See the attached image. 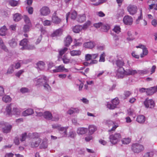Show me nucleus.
Returning <instances> with one entry per match:
<instances>
[{"mask_svg": "<svg viewBox=\"0 0 157 157\" xmlns=\"http://www.w3.org/2000/svg\"><path fill=\"white\" fill-rule=\"evenodd\" d=\"M26 10L30 14H33V8L32 7L28 6L26 7Z\"/></svg>", "mask_w": 157, "mask_h": 157, "instance_id": "54", "label": "nucleus"}, {"mask_svg": "<svg viewBox=\"0 0 157 157\" xmlns=\"http://www.w3.org/2000/svg\"><path fill=\"white\" fill-rule=\"evenodd\" d=\"M36 49L35 46L32 44L27 45L25 49H27L28 50H33Z\"/></svg>", "mask_w": 157, "mask_h": 157, "instance_id": "48", "label": "nucleus"}, {"mask_svg": "<svg viewBox=\"0 0 157 157\" xmlns=\"http://www.w3.org/2000/svg\"><path fill=\"white\" fill-rule=\"evenodd\" d=\"M112 103L116 106L119 103V100L117 98H115L112 100Z\"/></svg>", "mask_w": 157, "mask_h": 157, "instance_id": "46", "label": "nucleus"}, {"mask_svg": "<svg viewBox=\"0 0 157 157\" xmlns=\"http://www.w3.org/2000/svg\"><path fill=\"white\" fill-rule=\"evenodd\" d=\"M82 28V25H75L73 28V31L75 33H78L83 29Z\"/></svg>", "mask_w": 157, "mask_h": 157, "instance_id": "25", "label": "nucleus"}, {"mask_svg": "<svg viewBox=\"0 0 157 157\" xmlns=\"http://www.w3.org/2000/svg\"><path fill=\"white\" fill-rule=\"evenodd\" d=\"M96 130V127L93 125H90L89 126V130L90 133L92 134Z\"/></svg>", "mask_w": 157, "mask_h": 157, "instance_id": "37", "label": "nucleus"}, {"mask_svg": "<svg viewBox=\"0 0 157 157\" xmlns=\"http://www.w3.org/2000/svg\"><path fill=\"white\" fill-rule=\"evenodd\" d=\"M12 126L10 124H8L6 126L2 129V132L6 133H9L12 128Z\"/></svg>", "mask_w": 157, "mask_h": 157, "instance_id": "26", "label": "nucleus"}, {"mask_svg": "<svg viewBox=\"0 0 157 157\" xmlns=\"http://www.w3.org/2000/svg\"><path fill=\"white\" fill-rule=\"evenodd\" d=\"M142 10H141L140 12V15L138 17V19L136 20V24H138L139 23V21L141 19H142Z\"/></svg>", "mask_w": 157, "mask_h": 157, "instance_id": "60", "label": "nucleus"}, {"mask_svg": "<svg viewBox=\"0 0 157 157\" xmlns=\"http://www.w3.org/2000/svg\"><path fill=\"white\" fill-rule=\"evenodd\" d=\"M34 113L33 110L31 109H28L23 111L22 113L23 116H26L31 115Z\"/></svg>", "mask_w": 157, "mask_h": 157, "instance_id": "19", "label": "nucleus"}, {"mask_svg": "<svg viewBox=\"0 0 157 157\" xmlns=\"http://www.w3.org/2000/svg\"><path fill=\"white\" fill-rule=\"evenodd\" d=\"M72 42V39L70 36H68L64 40V45L65 46L68 47Z\"/></svg>", "mask_w": 157, "mask_h": 157, "instance_id": "20", "label": "nucleus"}, {"mask_svg": "<svg viewBox=\"0 0 157 157\" xmlns=\"http://www.w3.org/2000/svg\"><path fill=\"white\" fill-rule=\"evenodd\" d=\"M11 106V104L9 105L6 106V115L10 116H12V110H11L12 107Z\"/></svg>", "mask_w": 157, "mask_h": 157, "instance_id": "29", "label": "nucleus"}, {"mask_svg": "<svg viewBox=\"0 0 157 157\" xmlns=\"http://www.w3.org/2000/svg\"><path fill=\"white\" fill-rule=\"evenodd\" d=\"M41 142V139L40 138L33 139L30 142V146L32 147H38Z\"/></svg>", "mask_w": 157, "mask_h": 157, "instance_id": "8", "label": "nucleus"}, {"mask_svg": "<svg viewBox=\"0 0 157 157\" xmlns=\"http://www.w3.org/2000/svg\"><path fill=\"white\" fill-rule=\"evenodd\" d=\"M139 72L140 74H147L149 73V71L148 70H140L139 71Z\"/></svg>", "mask_w": 157, "mask_h": 157, "instance_id": "56", "label": "nucleus"}, {"mask_svg": "<svg viewBox=\"0 0 157 157\" xmlns=\"http://www.w3.org/2000/svg\"><path fill=\"white\" fill-rule=\"evenodd\" d=\"M9 4L12 6H17L18 4L17 1L13 0H11L9 2Z\"/></svg>", "mask_w": 157, "mask_h": 157, "instance_id": "47", "label": "nucleus"}, {"mask_svg": "<svg viewBox=\"0 0 157 157\" xmlns=\"http://www.w3.org/2000/svg\"><path fill=\"white\" fill-rule=\"evenodd\" d=\"M144 104L147 108H154L155 105L154 101L152 99H148V98L146 99V100L144 102Z\"/></svg>", "mask_w": 157, "mask_h": 157, "instance_id": "6", "label": "nucleus"}, {"mask_svg": "<svg viewBox=\"0 0 157 157\" xmlns=\"http://www.w3.org/2000/svg\"><path fill=\"white\" fill-rule=\"evenodd\" d=\"M44 117L48 120H51L52 118V114L49 111H46L44 112Z\"/></svg>", "mask_w": 157, "mask_h": 157, "instance_id": "24", "label": "nucleus"}, {"mask_svg": "<svg viewBox=\"0 0 157 157\" xmlns=\"http://www.w3.org/2000/svg\"><path fill=\"white\" fill-rule=\"evenodd\" d=\"M71 55L72 56H78L81 54V52L80 50H73L71 51L70 52Z\"/></svg>", "mask_w": 157, "mask_h": 157, "instance_id": "31", "label": "nucleus"}, {"mask_svg": "<svg viewBox=\"0 0 157 157\" xmlns=\"http://www.w3.org/2000/svg\"><path fill=\"white\" fill-rule=\"evenodd\" d=\"M91 23L90 21H87L86 22L83 24V26H82V27L83 28V29L84 30H86L89 26L91 25Z\"/></svg>", "mask_w": 157, "mask_h": 157, "instance_id": "39", "label": "nucleus"}, {"mask_svg": "<svg viewBox=\"0 0 157 157\" xmlns=\"http://www.w3.org/2000/svg\"><path fill=\"white\" fill-rule=\"evenodd\" d=\"M8 29L5 25H4L0 29V35L2 36H5L7 34Z\"/></svg>", "mask_w": 157, "mask_h": 157, "instance_id": "27", "label": "nucleus"}, {"mask_svg": "<svg viewBox=\"0 0 157 157\" xmlns=\"http://www.w3.org/2000/svg\"><path fill=\"white\" fill-rule=\"evenodd\" d=\"M27 136V133L26 132H25L23 134H22L21 135V138L20 139V140L21 141H24Z\"/></svg>", "mask_w": 157, "mask_h": 157, "instance_id": "62", "label": "nucleus"}, {"mask_svg": "<svg viewBox=\"0 0 157 157\" xmlns=\"http://www.w3.org/2000/svg\"><path fill=\"white\" fill-rule=\"evenodd\" d=\"M110 28V27L108 25H102L101 29L102 31L106 32H107Z\"/></svg>", "mask_w": 157, "mask_h": 157, "instance_id": "43", "label": "nucleus"}, {"mask_svg": "<svg viewBox=\"0 0 157 157\" xmlns=\"http://www.w3.org/2000/svg\"><path fill=\"white\" fill-rule=\"evenodd\" d=\"M24 20L25 23L28 24H31L29 18L26 15H24Z\"/></svg>", "mask_w": 157, "mask_h": 157, "instance_id": "44", "label": "nucleus"}, {"mask_svg": "<svg viewBox=\"0 0 157 157\" xmlns=\"http://www.w3.org/2000/svg\"><path fill=\"white\" fill-rule=\"evenodd\" d=\"M44 64L43 62L40 61L36 63V67L41 70L44 68Z\"/></svg>", "mask_w": 157, "mask_h": 157, "instance_id": "30", "label": "nucleus"}, {"mask_svg": "<svg viewBox=\"0 0 157 157\" xmlns=\"http://www.w3.org/2000/svg\"><path fill=\"white\" fill-rule=\"evenodd\" d=\"M112 62L113 64L115 63L117 67L119 68V69L117 70V71L118 70H119V71H121L120 70H122V68H124L122 67L124 65V60L121 58H119L115 61H113ZM117 73L118 72H117Z\"/></svg>", "mask_w": 157, "mask_h": 157, "instance_id": "5", "label": "nucleus"}, {"mask_svg": "<svg viewBox=\"0 0 157 157\" xmlns=\"http://www.w3.org/2000/svg\"><path fill=\"white\" fill-rule=\"evenodd\" d=\"M148 53V51L147 48L145 47L143 49V53L140 55V57H143L144 56L147 55Z\"/></svg>", "mask_w": 157, "mask_h": 157, "instance_id": "41", "label": "nucleus"}, {"mask_svg": "<svg viewBox=\"0 0 157 157\" xmlns=\"http://www.w3.org/2000/svg\"><path fill=\"white\" fill-rule=\"evenodd\" d=\"M113 30L116 33H118L121 32V28L119 26H116L114 27Z\"/></svg>", "mask_w": 157, "mask_h": 157, "instance_id": "52", "label": "nucleus"}, {"mask_svg": "<svg viewBox=\"0 0 157 157\" xmlns=\"http://www.w3.org/2000/svg\"><path fill=\"white\" fill-rule=\"evenodd\" d=\"M56 69L53 70V73H56L63 72L64 69V67L63 65H62L58 66L55 67Z\"/></svg>", "mask_w": 157, "mask_h": 157, "instance_id": "22", "label": "nucleus"}, {"mask_svg": "<svg viewBox=\"0 0 157 157\" xmlns=\"http://www.w3.org/2000/svg\"><path fill=\"white\" fill-rule=\"evenodd\" d=\"M8 124L6 122L2 121L0 122V129H2L7 125Z\"/></svg>", "mask_w": 157, "mask_h": 157, "instance_id": "53", "label": "nucleus"}, {"mask_svg": "<svg viewBox=\"0 0 157 157\" xmlns=\"http://www.w3.org/2000/svg\"><path fill=\"white\" fill-rule=\"evenodd\" d=\"M48 144L46 141H43L41 144L40 148H46L47 147Z\"/></svg>", "mask_w": 157, "mask_h": 157, "instance_id": "42", "label": "nucleus"}, {"mask_svg": "<svg viewBox=\"0 0 157 157\" xmlns=\"http://www.w3.org/2000/svg\"><path fill=\"white\" fill-rule=\"evenodd\" d=\"M8 44L10 47L13 48H15L17 44L16 39L14 38L9 40L8 41Z\"/></svg>", "mask_w": 157, "mask_h": 157, "instance_id": "16", "label": "nucleus"}, {"mask_svg": "<svg viewBox=\"0 0 157 157\" xmlns=\"http://www.w3.org/2000/svg\"><path fill=\"white\" fill-rule=\"evenodd\" d=\"M62 59L63 63L65 64H67L70 62V59H68L65 56H64L63 57Z\"/></svg>", "mask_w": 157, "mask_h": 157, "instance_id": "50", "label": "nucleus"}, {"mask_svg": "<svg viewBox=\"0 0 157 157\" xmlns=\"http://www.w3.org/2000/svg\"><path fill=\"white\" fill-rule=\"evenodd\" d=\"M155 88V86L149 88H147L146 91L147 95H151L156 92V89Z\"/></svg>", "mask_w": 157, "mask_h": 157, "instance_id": "13", "label": "nucleus"}, {"mask_svg": "<svg viewBox=\"0 0 157 157\" xmlns=\"http://www.w3.org/2000/svg\"><path fill=\"white\" fill-rule=\"evenodd\" d=\"M86 16L84 14L82 15H78L77 18V21L80 23H82L85 21L86 20Z\"/></svg>", "mask_w": 157, "mask_h": 157, "instance_id": "28", "label": "nucleus"}, {"mask_svg": "<svg viewBox=\"0 0 157 157\" xmlns=\"http://www.w3.org/2000/svg\"><path fill=\"white\" fill-rule=\"evenodd\" d=\"M153 155L152 152H147L144 154V157H152Z\"/></svg>", "mask_w": 157, "mask_h": 157, "instance_id": "55", "label": "nucleus"}, {"mask_svg": "<svg viewBox=\"0 0 157 157\" xmlns=\"http://www.w3.org/2000/svg\"><path fill=\"white\" fill-rule=\"evenodd\" d=\"M28 40L27 39L24 38L21 40L20 43V45L22 46V47L21 48V50L25 49L28 44Z\"/></svg>", "mask_w": 157, "mask_h": 157, "instance_id": "14", "label": "nucleus"}, {"mask_svg": "<svg viewBox=\"0 0 157 157\" xmlns=\"http://www.w3.org/2000/svg\"><path fill=\"white\" fill-rule=\"evenodd\" d=\"M52 21L53 23L56 24H59L61 21V19L57 15L56 11H55L52 15Z\"/></svg>", "mask_w": 157, "mask_h": 157, "instance_id": "10", "label": "nucleus"}, {"mask_svg": "<svg viewBox=\"0 0 157 157\" xmlns=\"http://www.w3.org/2000/svg\"><path fill=\"white\" fill-rule=\"evenodd\" d=\"M121 141L123 144H127L130 142L131 140L129 138H124Z\"/></svg>", "mask_w": 157, "mask_h": 157, "instance_id": "45", "label": "nucleus"}, {"mask_svg": "<svg viewBox=\"0 0 157 157\" xmlns=\"http://www.w3.org/2000/svg\"><path fill=\"white\" fill-rule=\"evenodd\" d=\"M105 53L103 52L102 54L100 56L99 61L100 62H104L105 60Z\"/></svg>", "mask_w": 157, "mask_h": 157, "instance_id": "58", "label": "nucleus"}, {"mask_svg": "<svg viewBox=\"0 0 157 157\" xmlns=\"http://www.w3.org/2000/svg\"><path fill=\"white\" fill-rule=\"evenodd\" d=\"M82 40V38H80L78 40L75 39L74 41V45L73 46H81L82 44V42L81 41Z\"/></svg>", "mask_w": 157, "mask_h": 157, "instance_id": "34", "label": "nucleus"}, {"mask_svg": "<svg viewBox=\"0 0 157 157\" xmlns=\"http://www.w3.org/2000/svg\"><path fill=\"white\" fill-rule=\"evenodd\" d=\"M83 45L86 48L92 49L95 46V44L93 42L90 41L84 43Z\"/></svg>", "mask_w": 157, "mask_h": 157, "instance_id": "23", "label": "nucleus"}, {"mask_svg": "<svg viewBox=\"0 0 157 157\" xmlns=\"http://www.w3.org/2000/svg\"><path fill=\"white\" fill-rule=\"evenodd\" d=\"M127 10L131 15H133L136 13L137 8L135 5H129L127 7Z\"/></svg>", "mask_w": 157, "mask_h": 157, "instance_id": "9", "label": "nucleus"}, {"mask_svg": "<svg viewBox=\"0 0 157 157\" xmlns=\"http://www.w3.org/2000/svg\"><path fill=\"white\" fill-rule=\"evenodd\" d=\"M132 94V93L129 91H125L124 92V95L127 98L129 97Z\"/></svg>", "mask_w": 157, "mask_h": 157, "instance_id": "64", "label": "nucleus"}, {"mask_svg": "<svg viewBox=\"0 0 157 157\" xmlns=\"http://www.w3.org/2000/svg\"><path fill=\"white\" fill-rule=\"evenodd\" d=\"M144 149V146L140 144H133L132 146V150L134 153H138L143 151Z\"/></svg>", "mask_w": 157, "mask_h": 157, "instance_id": "4", "label": "nucleus"}, {"mask_svg": "<svg viewBox=\"0 0 157 157\" xmlns=\"http://www.w3.org/2000/svg\"><path fill=\"white\" fill-rule=\"evenodd\" d=\"M68 127H62L58 128L59 133L60 134V137L66 136H67V129Z\"/></svg>", "mask_w": 157, "mask_h": 157, "instance_id": "11", "label": "nucleus"}, {"mask_svg": "<svg viewBox=\"0 0 157 157\" xmlns=\"http://www.w3.org/2000/svg\"><path fill=\"white\" fill-rule=\"evenodd\" d=\"M102 24L101 22H98V23L94 24V26L96 28H98L101 26V27Z\"/></svg>", "mask_w": 157, "mask_h": 157, "instance_id": "63", "label": "nucleus"}, {"mask_svg": "<svg viewBox=\"0 0 157 157\" xmlns=\"http://www.w3.org/2000/svg\"><path fill=\"white\" fill-rule=\"evenodd\" d=\"M40 12L41 14L46 16L50 13V11L48 7L44 6L40 9Z\"/></svg>", "mask_w": 157, "mask_h": 157, "instance_id": "12", "label": "nucleus"}, {"mask_svg": "<svg viewBox=\"0 0 157 157\" xmlns=\"http://www.w3.org/2000/svg\"><path fill=\"white\" fill-rule=\"evenodd\" d=\"M13 19L15 21H18L21 19V15L20 14L16 13L14 15Z\"/></svg>", "mask_w": 157, "mask_h": 157, "instance_id": "32", "label": "nucleus"}, {"mask_svg": "<svg viewBox=\"0 0 157 157\" xmlns=\"http://www.w3.org/2000/svg\"><path fill=\"white\" fill-rule=\"evenodd\" d=\"M13 65H11L8 69L7 73L9 74H11L13 73L14 71L13 68Z\"/></svg>", "mask_w": 157, "mask_h": 157, "instance_id": "51", "label": "nucleus"}, {"mask_svg": "<svg viewBox=\"0 0 157 157\" xmlns=\"http://www.w3.org/2000/svg\"><path fill=\"white\" fill-rule=\"evenodd\" d=\"M63 32V29L61 28H59L54 31L52 36V37L60 36L62 34Z\"/></svg>", "mask_w": 157, "mask_h": 157, "instance_id": "15", "label": "nucleus"}, {"mask_svg": "<svg viewBox=\"0 0 157 157\" xmlns=\"http://www.w3.org/2000/svg\"><path fill=\"white\" fill-rule=\"evenodd\" d=\"M88 130V129L86 128H79L78 129L77 132L78 134L82 135L86 133Z\"/></svg>", "mask_w": 157, "mask_h": 157, "instance_id": "21", "label": "nucleus"}, {"mask_svg": "<svg viewBox=\"0 0 157 157\" xmlns=\"http://www.w3.org/2000/svg\"><path fill=\"white\" fill-rule=\"evenodd\" d=\"M2 100L3 101L7 103L10 102L11 101V98L9 96L5 95L2 97Z\"/></svg>", "mask_w": 157, "mask_h": 157, "instance_id": "36", "label": "nucleus"}, {"mask_svg": "<svg viewBox=\"0 0 157 157\" xmlns=\"http://www.w3.org/2000/svg\"><path fill=\"white\" fill-rule=\"evenodd\" d=\"M22 61L21 60L19 62L16 63L14 66L15 68L16 69H18L19 68L21 67V64L22 63Z\"/></svg>", "mask_w": 157, "mask_h": 157, "instance_id": "57", "label": "nucleus"}, {"mask_svg": "<svg viewBox=\"0 0 157 157\" xmlns=\"http://www.w3.org/2000/svg\"><path fill=\"white\" fill-rule=\"evenodd\" d=\"M107 107L110 109H114L116 107V106L113 104H108L107 105Z\"/></svg>", "mask_w": 157, "mask_h": 157, "instance_id": "59", "label": "nucleus"}, {"mask_svg": "<svg viewBox=\"0 0 157 157\" xmlns=\"http://www.w3.org/2000/svg\"><path fill=\"white\" fill-rule=\"evenodd\" d=\"M68 14L71 19L73 20L75 19L77 16V13L75 11H74L71 13H69Z\"/></svg>", "mask_w": 157, "mask_h": 157, "instance_id": "38", "label": "nucleus"}, {"mask_svg": "<svg viewBox=\"0 0 157 157\" xmlns=\"http://www.w3.org/2000/svg\"><path fill=\"white\" fill-rule=\"evenodd\" d=\"M21 111L18 108H14L12 111V115H19L21 114Z\"/></svg>", "mask_w": 157, "mask_h": 157, "instance_id": "35", "label": "nucleus"}, {"mask_svg": "<svg viewBox=\"0 0 157 157\" xmlns=\"http://www.w3.org/2000/svg\"><path fill=\"white\" fill-rule=\"evenodd\" d=\"M136 121L139 123L143 124L145 121V117L143 115H139L137 116Z\"/></svg>", "mask_w": 157, "mask_h": 157, "instance_id": "17", "label": "nucleus"}, {"mask_svg": "<svg viewBox=\"0 0 157 157\" xmlns=\"http://www.w3.org/2000/svg\"><path fill=\"white\" fill-rule=\"evenodd\" d=\"M0 48L6 52H9L8 49L4 44L0 45Z\"/></svg>", "mask_w": 157, "mask_h": 157, "instance_id": "49", "label": "nucleus"}, {"mask_svg": "<svg viewBox=\"0 0 157 157\" xmlns=\"http://www.w3.org/2000/svg\"><path fill=\"white\" fill-rule=\"evenodd\" d=\"M108 124L109 127H112V128H111V129L109 130V132L114 131L118 127V126L115 125L113 122L112 121H108Z\"/></svg>", "mask_w": 157, "mask_h": 157, "instance_id": "18", "label": "nucleus"}, {"mask_svg": "<svg viewBox=\"0 0 157 157\" xmlns=\"http://www.w3.org/2000/svg\"><path fill=\"white\" fill-rule=\"evenodd\" d=\"M48 79L47 77L43 75L37 79V83L38 85L43 86L45 90L50 91L51 90V88L48 84Z\"/></svg>", "mask_w": 157, "mask_h": 157, "instance_id": "1", "label": "nucleus"}, {"mask_svg": "<svg viewBox=\"0 0 157 157\" xmlns=\"http://www.w3.org/2000/svg\"><path fill=\"white\" fill-rule=\"evenodd\" d=\"M31 27V24H26L24 25L23 29L24 32L26 33L29 32Z\"/></svg>", "mask_w": 157, "mask_h": 157, "instance_id": "33", "label": "nucleus"}, {"mask_svg": "<svg viewBox=\"0 0 157 157\" xmlns=\"http://www.w3.org/2000/svg\"><path fill=\"white\" fill-rule=\"evenodd\" d=\"M123 21L125 24L130 25H131L132 23L133 19L131 16L129 15H126L124 17Z\"/></svg>", "mask_w": 157, "mask_h": 157, "instance_id": "7", "label": "nucleus"}, {"mask_svg": "<svg viewBox=\"0 0 157 157\" xmlns=\"http://www.w3.org/2000/svg\"><path fill=\"white\" fill-rule=\"evenodd\" d=\"M122 71H120L118 70V73L117 75L118 78H122L124 76V74L126 75H132L137 73V72L136 70H133L132 69H126L124 70V68H122Z\"/></svg>", "mask_w": 157, "mask_h": 157, "instance_id": "2", "label": "nucleus"}, {"mask_svg": "<svg viewBox=\"0 0 157 157\" xmlns=\"http://www.w3.org/2000/svg\"><path fill=\"white\" fill-rule=\"evenodd\" d=\"M68 48H64L63 49H61L59 50V55L60 57H61V56L65 53L66 51L67 50Z\"/></svg>", "mask_w": 157, "mask_h": 157, "instance_id": "40", "label": "nucleus"}, {"mask_svg": "<svg viewBox=\"0 0 157 157\" xmlns=\"http://www.w3.org/2000/svg\"><path fill=\"white\" fill-rule=\"evenodd\" d=\"M76 135L75 132L71 131L69 132L68 136L71 138H74L76 136Z\"/></svg>", "mask_w": 157, "mask_h": 157, "instance_id": "61", "label": "nucleus"}, {"mask_svg": "<svg viewBox=\"0 0 157 157\" xmlns=\"http://www.w3.org/2000/svg\"><path fill=\"white\" fill-rule=\"evenodd\" d=\"M121 138V136L120 133H115L114 134L110 135L109 137L111 143L113 144H115L119 141Z\"/></svg>", "mask_w": 157, "mask_h": 157, "instance_id": "3", "label": "nucleus"}]
</instances>
